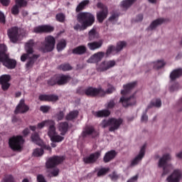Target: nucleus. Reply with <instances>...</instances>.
<instances>
[{
  "label": "nucleus",
  "mask_w": 182,
  "mask_h": 182,
  "mask_svg": "<svg viewBox=\"0 0 182 182\" xmlns=\"http://www.w3.org/2000/svg\"><path fill=\"white\" fill-rule=\"evenodd\" d=\"M77 20L81 25L79 23L76 24L74 26V29L76 31H84L95 23V17L89 12H81L77 15Z\"/></svg>",
  "instance_id": "nucleus-1"
},
{
  "label": "nucleus",
  "mask_w": 182,
  "mask_h": 182,
  "mask_svg": "<svg viewBox=\"0 0 182 182\" xmlns=\"http://www.w3.org/2000/svg\"><path fill=\"white\" fill-rule=\"evenodd\" d=\"M33 46H34L33 41L31 40L28 42H27L25 46V50L26 51V53H24L21 56V60L22 62H25L26 60H28L27 63L26 64V66L27 68H32L33 64L35 63V61L38 58V55L33 54Z\"/></svg>",
  "instance_id": "nucleus-2"
},
{
  "label": "nucleus",
  "mask_w": 182,
  "mask_h": 182,
  "mask_svg": "<svg viewBox=\"0 0 182 182\" xmlns=\"http://www.w3.org/2000/svg\"><path fill=\"white\" fill-rule=\"evenodd\" d=\"M171 161V156L169 154H165L159 159L158 166L159 168H163L162 176L167 175L173 169V166L172 164H168L167 162Z\"/></svg>",
  "instance_id": "nucleus-3"
},
{
  "label": "nucleus",
  "mask_w": 182,
  "mask_h": 182,
  "mask_svg": "<svg viewBox=\"0 0 182 182\" xmlns=\"http://www.w3.org/2000/svg\"><path fill=\"white\" fill-rule=\"evenodd\" d=\"M47 134L51 142H63L65 140V137L57 132L54 120L49 124Z\"/></svg>",
  "instance_id": "nucleus-4"
},
{
  "label": "nucleus",
  "mask_w": 182,
  "mask_h": 182,
  "mask_svg": "<svg viewBox=\"0 0 182 182\" xmlns=\"http://www.w3.org/2000/svg\"><path fill=\"white\" fill-rule=\"evenodd\" d=\"M24 139L21 136L11 137L9 140V146L14 151H21L23 147Z\"/></svg>",
  "instance_id": "nucleus-5"
},
{
  "label": "nucleus",
  "mask_w": 182,
  "mask_h": 182,
  "mask_svg": "<svg viewBox=\"0 0 182 182\" xmlns=\"http://www.w3.org/2000/svg\"><path fill=\"white\" fill-rule=\"evenodd\" d=\"M55 38L52 36H48L45 38V41L43 46L41 47V50L44 53L50 52L53 50L55 46Z\"/></svg>",
  "instance_id": "nucleus-6"
},
{
  "label": "nucleus",
  "mask_w": 182,
  "mask_h": 182,
  "mask_svg": "<svg viewBox=\"0 0 182 182\" xmlns=\"http://www.w3.org/2000/svg\"><path fill=\"white\" fill-rule=\"evenodd\" d=\"M97 8L102 9V11H98L97 13V18L99 22H103V20L107 18V15L109 14V10L107 9V6L103 5L101 2H99L97 4Z\"/></svg>",
  "instance_id": "nucleus-7"
},
{
  "label": "nucleus",
  "mask_w": 182,
  "mask_h": 182,
  "mask_svg": "<svg viewBox=\"0 0 182 182\" xmlns=\"http://www.w3.org/2000/svg\"><path fill=\"white\" fill-rule=\"evenodd\" d=\"M145 154H146V145H143L138 155H136V157L131 161L129 167L133 168L139 165V162H141V160H143V158H144Z\"/></svg>",
  "instance_id": "nucleus-8"
},
{
  "label": "nucleus",
  "mask_w": 182,
  "mask_h": 182,
  "mask_svg": "<svg viewBox=\"0 0 182 182\" xmlns=\"http://www.w3.org/2000/svg\"><path fill=\"white\" fill-rule=\"evenodd\" d=\"M122 124H123V120L122 118H110L109 131L114 132L120 129V126H122Z\"/></svg>",
  "instance_id": "nucleus-9"
},
{
  "label": "nucleus",
  "mask_w": 182,
  "mask_h": 182,
  "mask_svg": "<svg viewBox=\"0 0 182 182\" xmlns=\"http://www.w3.org/2000/svg\"><path fill=\"white\" fill-rule=\"evenodd\" d=\"M119 102L122 104V106H124V107H127L128 106H134V105L137 103V100H136V95L134 94L129 97H122Z\"/></svg>",
  "instance_id": "nucleus-10"
},
{
  "label": "nucleus",
  "mask_w": 182,
  "mask_h": 182,
  "mask_svg": "<svg viewBox=\"0 0 182 182\" xmlns=\"http://www.w3.org/2000/svg\"><path fill=\"white\" fill-rule=\"evenodd\" d=\"M182 178V170L175 169L166 179V182H180Z\"/></svg>",
  "instance_id": "nucleus-11"
},
{
  "label": "nucleus",
  "mask_w": 182,
  "mask_h": 182,
  "mask_svg": "<svg viewBox=\"0 0 182 182\" xmlns=\"http://www.w3.org/2000/svg\"><path fill=\"white\" fill-rule=\"evenodd\" d=\"M182 178V170L175 169L166 179V182H180Z\"/></svg>",
  "instance_id": "nucleus-12"
},
{
  "label": "nucleus",
  "mask_w": 182,
  "mask_h": 182,
  "mask_svg": "<svg viewBox=\"0 0 182 182\" xmlns=\"http://www.w3.org/2000/svg\"><path fill=\"white\" fill-rule=\"evenodd\" d=\"M54 81L50 82V85H65L68 83L71 80V77L69 75H57L54 76Z\"/></svg>",
  "instance_id": "nucleus-13"
},
{
  "label": "nucleus",
  "mask_w": 182,
  "mask_h": 182,
  "mask_svg": "<svg viewBox=\"0 0 182 182\" xmlns=\"http://www.w3.org/2000/svg\"><path fill=\"white\" fill-rule=\"evenodd\" d=\"M19 29L17 27H12L7 31V35L12 43H16L19 40Z\"/></svg>",
  "instance_id": "nucleus-14"
},
{
  "label": "nucleus",
  "mask_w": 182,
  "mask_h": 182,
  "mask_svg": "<svg viewBox=\"0 0 182 182\" xmlns=\"http://www.w3.org/2000/svg\"><path fill=\"white\" fill-rule=\"evenodd\" d=\"M85 92L87 96H92V97H95V96L102 97V95L105 93V92H103V88H102V87H99L97 88L90 87L87 88Z\"/></svg>",
  "instance_id": "nucleus-15"
},
{
  "label": "nucleus",
  "mask_w": 182,
  "mask_h": 182,
  "mask_svg": "<svg viewBox=\"0 0 182 182\" xmlns=\"http://www.w3.org/2000/svg\"><path fill=\"white\" fill-rule=\"evenodd\" d=\"M64 161V157L63 156H53L50 158L46 162V168H52L55 166L61 164Z\"/></svg>",
  "instance_id": "nucleus-16"
},
{
  "label": "nucleus",
  "mask_w": 182,
  "mask_h": 182,
  "mask_svg": "<svg viewBox=\"0 0 182 182\" xmlns=\"http://www.w3.org/2000/svg\"><path fill=\"white\" fill-rule=\"evenodd\" d=\"M116 65V61L114 60H105L102 61L100 65L97 67V70L99 71H106Z\"/></svg>",
  "instance_id": "nucleus-17"
},
{
  "label": "nucleus",
  "mask_w": 182,
  "mask_h": 182,
  "mask_svg": "<svg viewBox=\"0 0 182 182\" xmlns=\"http://www.w3.org/2000/svg\"><path fill=\"white\" fill-rule=\"evenodd\" d=\"M105 58V53L104 52H98L94 53L91 55L87 60V63H98L99 62L102 61V59Z\"/></svg>",
  "instance_id": "nucleus-18"
},
{
  "label": "nucleus",
  "mask_w": 182,
  "mask_h": 182,
  "mask_svg": "<svg viewBox=\"0 0 182 182\" xmlns=\"http://www.w3.org/2000/svg\"><path fill=\"white\" fill-rule=\"evenodd\" d=\"M0 62L3 63L9 69H14L16 68V61L12 59H9V55H4V58L0 59Z\"/></svg>",
  "instance_id": "nucleus-19"
},
{
  "label": "nucleus",
  "mask_w": 182,
  "mask_h": 182,
  "mask_svg": "<svg viewBox=\"0 0 182 182\" xmlns=\"http://www.w3.org/2000/svg\"><path fill=\"white\" fill-rule=\"evenodd\" d=\"M11 77L10 75H3L0 77V85L4 90H8L11 84L9 83Z\"/></svg>",
  "instance_id": "nucleus-20"
},
{
  "label": "nucleus",
  "mask_w": 182,
  "mask_h": 182,
  "mask_svg": "<svg viewBox=\"0 0 182 182\" xmlns=\"http://www.w3.org/2000/svg\"><path fill=\"white\" fill-rule=\"evenodd\" d=\"M101 155L102 152L99 151L94 154H90L89 156L85 157L83 161L85 164H93L101 157Z\"/></svg>",
  "instance_id": "nucleus-21"
},
{
  "label": "nucleus",
  "mask_w": 182,
  "mask_h": 182,
  "mask_svg": "<svg viewBox=\"0 0 182 182\" xmlns=\"http://www.w3.org/2000/svg\"><path fill=\"white\" fill-rule=\"evenodd\" d=\"M55 28L52 26L44 25L34 28L33 31L35 33H50L54 31Z\"/></svg>",
  "instance_id": "nucleus-22"
},
{
  "label": "nucleus",
  "mask_w": 182,
  "mask_h": 182,
  "mask_svg": "<svg viewBox=\"0 0 182 182\" xmlns=\"http://www.w3.org/2000/svg\"><path fill=\"white\" fill-rule=\"evenodd\" d=\"M29 107L26 105L24 100H21L18 105L16 106L15 113H26L28 112Z\"/></svg>",
  "instance_id": "nucleus-23"
},
{
  "label": "nucleus",
  "mask_w": 182,
  "mask_h": 182,
  "mask_svg": "<svg viewBox=\"0 0 182 182\" xmlns=\"http://www.w3.org/2000/svg\"><path fill=\"white\" fill-rule=\"evenodd\" d=\"M69 124L68 122H60L58 124V129L60 132V136H64L68 132Z\"/></svg>",
  "instance_id": "nucleus-24"
},
{
  "label": "nucleus",
  "mask_w": 182,
  "mask_h": 182,
  "mask_svg": "<svg viewBox=\"0 0 182 182\" xmlns=\"http://www.w3.org/2000/svg\"><path fill=\"white\" fill-rule=\"evenodd\" d=\"M88 135H98V132H97L94 127L92 126H87L85 127V129L82 132V136L86 137Z\"/></svg>",
  "instance_id": "nucleus-25"
},
{
  "label": "nucleus",
  "mask_w": 182,
  "mask_h": 182,
  "mask_svg": "<svg viewBox=\"0 0 182 182\" xmlns=\"http://www.w3.org/2000/svg\"><path fill=\"white\" fill-rule=\"evenodd\" d=\"M103 45V41L100 40L99 41H95L92 43H88L87 47L90 50H95L97 49H99L102 47Z\"/></svg>",
  "instance_id": "nucleus-26"
},
{
  "label": "nucleus",
  "mask_w": 182,
  "mask_h": 182,
  "mask_svg": "<svg viewBox=\"0 0 182 182\" xmlns=\"http://www.w3.org/2000/svg\"><path fill=\"white\" fill-rule=\"evenodd\" d=\"M116 157V151H109L105 154L104 156L103 160L105 163H109L112 160L114 159V158Z\"/></svg>",
  "instance_id": "nucleus-27"
},
{
  "label": "nucleus",
  "mask_w": 182,
  "mask_h": 182,
  "mask_svg": "<svg viewBox=\"0 0 182 182\" xmlns=\"http://www.w3.org/2000/svg\"><path fill=\"white\" fill-rule=\"evenodd\" d=\"M93 115H95V117H107V116L110 115V111L108 109H102L94 112Z\"/></svg>",
  "instance_id": "nucleus-28"
},
{
  "label": "nucleus",
  "mask_w": 182,
  "mask_h": 182,
  "mask_svg": "<svg viewBox=\"0 0 182 182\" xmlns=\"http://www.w3.org/2000/svg\"><path fill=\"white\" fill-rule=\"evenodd\" d=\"M87 47L85 46H79L73 50V53L77 55H83L87 52Z\"/></svg>",
  "instance_id": "nucleus-29"
},
{
  "label": "nucleus",
  "mask_w": 182,
  "mask_h": 182,
  "mask_svg": "<svg viewBox=\"0 0 182 182\" xmlns=\"http://www.w3.org/2000/svg\"><path fill=\"white\" fill-rule=\"evenodd\" d=\"M165 65H166V63L162 59L157 60H155V61L151 63V65L154 69H156V70H159V69L163 68Z\"/></svg>",
  "instance_id": "nucleus-30"
},
{
  "label": "nucleus",
  "mask_w": 182,
  "mask_h": 182,
  "mask_svg": "<svg viewBox=\"0 0 182 182\" xmlns=\"http://www.w3.org/2000/svg\"><path fill=\"white\" fill-rule=\"evenodd\" d=\"M136 86V82L124 85V90L121 91L122 95H127Z\"/></svg>",
  "instance_id": "nucleus-31"
},
{
  "label": "nucleus",
  "mask_w": 182,
  "mask_h": 182,
  "mask_svg": "<svg viewBox=\"0 0 182 182\" xmlns=\"http://www.w3.org/2000/svg\"><path fill=\"white\" fill-rule=\"evenodd\" d=\"M165 20L164 18H158L155 21H154L151 25L149 27V30H154L157 26L161 25L163 23H164Z\"/></svg>",
  "instance_id": "nucleus-32"
},
{
  "label": "nucleus",
  "mask_w": 182,
  "mask_h": 182,
  "mask_svg": "<svg viewBox=\"0 0 182 182\" xmlns=\"http://www.w3.org/2000/svg\"><path fill=\"white\" fill-rule=\"evenodd\" d=\"M31 140L34 144L38 146L43 145V141L41 139L40 136L38 133H34L31 135Z\"/></svg>",
  "instance_id": "nucleus-33"
},
{
  "label": "nucleus",
  "mask_w": 182,
  "mask_h": 182,
  "mask_svg": "<svg viewBox=\"0 0 182 182\" xmlns=\"http://www.w3.org/2000/svg\"><path fill=\"white\" fill-rule=\"evenodd\" d=\"M182 75V70L178 69L171 72L170 75V79L171 81L176 80Z\"/></svg>",
  "instance_id": "nucleus-34"
},
{
  "label": "nucleus",
  "mask_w": 182,
  "mask_h": 182,
  "mask_svg": "<svg viewBox=\"0 0 182 182\" xmlns=\"http://www.w3.org/2000/svg\"><path fill=\"white\" fill-rule=\"evenodd\" d=\"M89 4H90L89 0H85L80 2L76 7V9H75L76 12H80L84 10Z\"/></svg>",
  "instance_id": "nucleus-35"
},
{
  "label": "nucleus",
  "mask_w": 182,
  "mask_h": 182,
  "mask_svg": "<svg viewBox=\"0 0 182 182\" xmlns=\"http://www.w3.org/2000/svg\"><path fill=\"white\" fill-rule=\"evenodd\" d=\"M50 123H53V119H46L42 121L37 124V129L41 130L43 129V127H46V126H49Z\"/></svg>",
  "instance_id": "nucleus-36"
},
{
  "label": "nucleus",
  "mask_w": 182,
  "mask_h": 182,
  "mask_svg": "<svg viewBox=\"0 0 182 182\" xmlns=\"http://www.w3.org/2000/svg\"><path fill=\"white\" fill-rule=\"evenodd\" d=\"M100 35L99 33L97 32L96 29L95 28H93L92 30L90 31L89 32V41H92L95 40L96 38H99Z\"/></svg>",
  "instance_id": "nucleus-37"
},
{
  "label": "nucleus",
  "mask_w": 182,
  "mask_h": 182,
  "mask_svg": "<svg viewBox=\"0 0 182 182\" xmlns=\"http://www.w3.org/2000/svg\"><path fill=\"white\" fill-rule=\"evenodd\" d=\"M137 0H125L123 1L121 4V6H122L123 9H127L129 7H130L134 2H136Z\"/></svg>",
  "instance_id": "nucleus-38"
},
{
  "label": "nucleus",
  "mask_w": 182,
  "mask_h": 182,
  "mask_svg": "<svg viewBox=\"0 0 182 182\" xmlns=\"http://www.w3.org/2000/svg\"><path fill=\"white\" fill-rule=\"evenodd\" d=\"M127 46V43L126 41H119L117 43V46L115 48L116 53H118L119 51H122L123 48H126Z\"/></svg>",
  "instance_id": "nucleus-39"
},
{
  "label": "nucleus",
  "mask_w": 182,
  "mask_h": 182,
  "mask_svg": "<svg viewBox=\"0 0 182 182\" xmlns=\"http://www.w3.org/2000/svg\"><path fill=\"white\" fill-rule=\"evenodd\" d=\"M161 101L159 99H156L150 102L148 107H161Z\"/></svg>",
  "instance_id": "nucleus-40"
},
{
  "label": "nucleus",
  "mask_w": 182,
  "mask_h": 182,
  "mask_svg": "<svg viewBox=\"0 0 182 182\" xmlns=\"http://www.w3.org/2000/svg\"><path fill=\"white\" fill-rule=\"evenodd\" d=\"M114 90H116V89L114 88V87H113V85H108V88L107 89V90H103L104 92L102 95L103 97V96H106V95H112V93H113Z\"/></svg>",
  "instance_id": "nucleus-41"
},
{
  "label": "nucleus",
  "mask_w": 182,
  "mask_h": 182,
  "mask_svg": "<svg viewBox=\"0 0 182 182\" xmlns=\"http://www.w3.org/2000/svg\"><path fill=\"white\" fill-rule=\"evenodd\" d=\"M78 114H79L78 111L77 110L72 111L66 116V119L67 120H73V119H75L76 117H77Z\"/></svg>",
  "instance_id": "nucleus-42"
},
{
  "label": "nucleus",
  "mask_w": 182,
  "mask_h": 182,
  "mask_svg": "<svg viewBox=\"0 0 182 182\" xmlns=\"http://www.w3.org/2000/svg\"><path fill=\"white\" fill-rule=\"evenodd\" d=\"M66 45L67 43L65 40H60L57 44V50L58 51L63 50L66 47Z\"/></svg>",
  "instance_id": "nucleus-43"
},
{
  "label": "nucleus",
  "mask_w": 182,
  "mask_h": 182,
  "mask_svg": "<svg viewBox=\"0 0 182 182\" xmlns=\"http://www.w3.org/2000/svg\"><path fill=\"white\" fill-rule=\"evenodd\" d=\"M6 50H7L6 46L4 44H0V60L2 58H4L5 55H7V54H6Z\"/></svg>",
  "instance_id": "nucleus-44"
},
{
  "label": "nucleus",
  "mask_w": 182,
  "mask_h": 182,
  "mask_svg": "<svg viewBox=\"0 0 182 182\" xmlns=\"http://www.w3.org/2000/svg\"><path fill=\"white\" fill-rule=\"evenodd\" d=\"M116 52V48L114 46H109L107 47L106 55L107 56L110 55V54H114Z\"/></svg>",
  "instance_id": "nucleus-45"
},
{
  "label": "nucleus",
  "mask_w": 182,
  "mask_h": 182,
  "mask_svg": "<svg viewBox=\"0 0 182 182\" xmlns=\"http://www.w3.org/2000/svg\"><path fill=\"white\" fill-rule=\"evenodd\" d=\"M43 154H44V151L42 149H36L33 152V156H36V157L41 156L43 155Z\"/></svg>",
  "instance_id": "nucleus-46"
},
{
  "label": "nucleus",
  "mask_w": 182,
  "mask_h": 182,
  "mask_svg": "<svg viewBox=\"0 0 182 182\" xmlns=\"http://www.w3.org/2000/svg\"><path fill=\"white\" fill-rule=\"evenodd\" d=\"M109 172V168H102L97 172V176L101 177L106 175Z\"/></svg>",
  "instance_id": "nucleus-47"
},
{
  "label": "nucleus",
  "mask_w": 182,
  "mask_h": 182,
  "mask_svg": "<svg viewBox=\"0 0 182 182\" xmlns=\"http://www.w3.org/2000/svg\"><path fill=\"white\" fill-rule=\"evenodd\" d=\"M60 170L57 168H54L53 171L49 172L48 177L53 178V177H57L59 175Z\"/></svg>",
  "instance_id": "nucleus-48"
},
{
  "label": "nucleus",
  "mask_w": 182,
  "mask_h": 182,
  "mask_svg": "<svg viewBox=\"0 0 182 182\" xmlns=\"http://www.w3.org/2000/svg\"><path fill=\"white\" fill-rule=\"evenodd\" d=\"M59 68L63 71H68L72 70V66L70 64H62Z\"/></svg>",
  "instance_id": "nucleus-49"
},
{
  "label": "nucleus",
  "mask_w": 182,
  "mask_h": 182,
  "mask_svg": "<svg viewBox=\"0 0 182 182\" xmlns=\"http://www.w3.org/2000/svg\"><path fill=\"white\" fill-rule=\"evenodd\" d=\"M51 109V107L48 105H43L40 107V111L42 112V113H48Z\"/></svg>",
  "instance_id": "nucleus-50"
},
{
  "label": "nucleus",
  "mask_w": 182,
  "mask_h": 182,
  "mask_svg": "<svg viewBox=\"0 0 182 182\" xmlns=\"http://www.w3.org/2000/svg\"><path fill=\"white\" fill-rule=\"evenodd\" d=\"M19 7L20 6H18L17 4L14 6L11 9V14L14 15H18L19 14Z\"/></svg>",
  "instance_id": "nucleus-51"
},
{
  "label": "nucleus",
  "mask_w": 182,
  "mask_h": 182,
  "mask_svg": "<svg viewBox=\"0 0 182 182\" xmlns=\"http://www.w3.org/2000/svg\"><path fill=\"white\" fill-rule=\"evenodd\" d=\"M56 20L60 22H64L65 20V15L63 14H58L56 15Z\"/></svg>",
  "instance_id": "nucleus-52"
},
{
  "label": "nucleus",
  "mask_w": 182,
  "mask_h": 182,
  "mask_svg": "<svg viewBox=\"0 0 182 182\" xmlns=\"http://www.w3.org/2000/svg\"><path fill=\"white\" fill-rule=\"evenodd\" d=\"M39 100L41 102H49V95H41L38 97Z\"/></svg>",
  "instance_id": "nucleus-53"
},
{
  "label": "nucleus",
  "mask_w": 182,
  "mask_h": 182,
  "mask_svg": "<svg viewBox=\"0 0 182 182\" xmlns=\"http://www.w3.org/2000/svg\"><path fill=\"white\" fill-rule=\"evenodd\" d=\"M101 126L102 128H107L109 126V128H110V119L108 120H103L101 123Z\"/></svg>",
  "instance_id": "nucleus-54"
},
{
  "label": "nucleus",
  "mask_w": 182,
  "mask_h": 182,
  "mask_svg": "<svg viewBox=\"0 0 182 182\" xmlns=\"http://www.w3.org/2000/svg\"><path fill=\"white\" fill-rule=\"evenodd\" d=\"M16 4L18 6H24L27 5V1L26 0H16Z\"/></svg>",
  "instance_id": "nucleus-55"
},
{
  "label": "nucleus",
  "mask_w": 182,
  "mask_h": 182,
  "mask_svg": "<svg viewBox=\"0 0 182 182\" xmlns=\"http://www.w3.org/2000/svg\"><path fill=\"white\" fill-rule=\"evenodd\" d=\"M114 100H111L109 102H108L106 105L107 109H113L114 107Z\"/></svg>",
  "instance_id": "nucleus-56"
},
{
  "label": "nucleus",
  "mask_w": 182,
  "mask_h": 182,
  "mask_svg": "<svg viewBox=\"0 0 182 182\" xmlns=\"http://www.w3.org/2000/svg\"><path fill=\"white\" fill-rule=\"evenodd\" d=\"M55 117H56L57 121L60 122V120L64 119V112H60L58 114H56Z\"/></svg>",
  "instance_id": "nucleus-57"
},
{
  "label": "nucleus",
  "mask_w": 182,
  "mask_h": 182,
  "mask_svg": "<svg viewBox=\"0 0 182 182\" xmlns=\"http://www.w3.org/2000/svg\"><path fill=\"white\" fill-rule=\"evenodd\" d=\"M109 177L112 181H117V179H119V175L116 172H113L112 173H111L109 175Z\"/></svg>",
  "instance_id": "nucleus-58"
},
{
  "label": "nucleus",
  "mask_w": 182,
  "mask_h": 182,
  "mask_svg": "<svg viewBox=\"0 0 182 182\" xmlns=\"http://www.w3.org/2000/svg\"><path fill=\"white\" fill-rule=\"evenodd\" d=\"M58 97L57 95H49L48 102H57Z\"/></svg>",
  "instance_id": "nucleus-59"
},
{
  "label": "nucleus",
  "mask_w": 182,
  "mask_h": 182,
  "mask_svg": "<svg viewBox=\"0 0 182 182\" xmlns=\"http://www.w3.org/2000/svg\"><path fill=\"white\" fill-rule=\"evenodd\" d=\"M37 182H47L45 177L43 175L37 176Z\"/></svg>",
  "instance_id": "nucleus-60"
},
{
  "label": "nucleus",
  "mask_w": 182,
  "mask_h": 182,
  "mask_svg": "<svg viewBox=\"0 0 182 182\" xmlns=\"http://www.w3.org/2000/svg\"><path fill=\"white\" fill-rule=\"evenodd\" d=\"M0 22L3 23H5V22H6L5 15L1 11H0Z\"/></svg>",
  "instance_id": "nucleus-61"
},
{
  "label": "nucleus",
  "mask_w": 182,
  "mask_h": 182,
  "mask_svg": "<svg viewBox=\"0 0 182 182\" xmlns=\"http://www.w3.org/2000/svg\"><path fill=\"white\" fill-rule=\"evenodd\" d=\"M139 179V175H135L131 178H129L127 182H136L137 180Z\"/></svg>",
  "instance_id": "nucleus-62"
},
{
  "label": "nucleus",
  "mask_w": 182,
  "mask_h": 182,
  "mask_svg": "<svg viewBox=\"0 0 182 182\" xmlns=\"http://www.w3.org/2000/svg\"><path fill=\"white\" fill-rule=\"evenodd\" d=\"M119 17V15L117 14H114L109 17V21H114L117 20V18Z\"/></svg>",
  "instance_id": "nucleus-63"
},
{
  "label": "nucleus",
  "mask_w": 182,
  "mask_h": 182,
  "mask_svg": "<svg viewBox=\"0 0 182 182\" xmlns=\"http://www.w3.org/2000/svg\"><path fill=\"white\" fill-rule=\"evenodd\" d=\"M134 21H135L136 22H140V21H143V16H142L141 14L138 15V16L136 17V18H135Z\"/></svg>",
  "instance_id": "nucleus-64"
}]
</instances>
